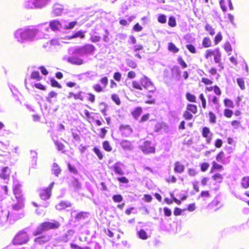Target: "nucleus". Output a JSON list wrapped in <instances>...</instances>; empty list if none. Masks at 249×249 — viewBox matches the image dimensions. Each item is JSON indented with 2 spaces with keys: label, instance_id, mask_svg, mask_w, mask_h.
Returning a JSON list of instances; mask_svg holds the SVG:
<instances>
[{
  "label": "nucleus",
  "instance_id": "13d9d810",
  "mask_svg": "<svg viewBox=\"0 0 249 249\" xmlns=\"http://www.w3.org/2000/svg\"><path fill=\"white\" fill-rule=\"evenodd\" d=\"M57 96V93L54 91H51L49 93L48 97H47V100L49 102H51V98L55 97Z\"/></svg>",
  "mask_w": 249,
  "mask_h": 249
},
{
  "label": "nucleus",
  "instance_id": "cd10ccee",
  "mask_svg": "<svg viewBox=\"0 0 249 249\" xmlns=\"http://www.w3.org/2000/svg\"><path fill=\"white\" fill-rule=\"evenodd\" d=\"M142 112V108L140 107H138L132 112V114L135 119H138Z\"/></svg>",
  "mask_w": 249,
  "mask_h": 249
},
{
  "label": "nucleus",
  "instance_id": "a18cd8bd",
  "mask_svg": "<svg viewBox=\"0 0 249 249\" xmlns=\"http://www.w3.org/2000/svg\"><path fill=\"white\" fill-rule=\"evenodd\" d=\"M107 106L104 103H102L100 104V108L102 113L104 115L106 116V110H107Z\"/></svg>",
  "mask_w": 249,
  "mask_h": 249
},
{
  "label": "nucleus",
  "instance_id": "a211bd4d",
  "mask_svg": "<svg viewBox=\"0 0 249 249\" xmlns=\"http://www.w3.org/2000/svg\"><path fill=\"white\" fill-rule=\"evenodd\" d=\"M13 192L15 196V198H23L21 195L20 185H16L13 188Z\"/></svg>",
  "mask_w": 249,
  "mask_h": 249
},
{
  "label": "nucleus",
  "instance_id": "4468645a",
  "mask_svg": "<svg viewBox=\"0 0 249 249\" xmlns=\"http://www.w3.org/2000/svg\"><path fill=\"white\" fill-rule=\"evenodd\" d=\"M123 167L124 165L121 162H116L112 166V168L115 174L119 175H123L124 174V172L123 171Z\"/></svg>",
  "mask_w": 249,
  "mask_h": 249
},
{
  "label": "nucleus",
  "instance_id": "e2e57ef3",
  "mask_svg": "<svg viewBox=\"0 0 249 249\" xmlns=\"http://www.w3.org/2000/svg\"><path fill=\"white\" fill-rule=\"evenodd\" d=\"M224 48L225 51L229 53L231 51V47L229 42H226L224 45Z\"/></svg>",
  "mask_w": 249,
  "mask_h": 249
},
{
  "label": "nucleus",
  "instance_id": "f03ea898",
  "mask_svg": "<svg viewBox=\"0 0 249 249\" xmlns=\"http://www.w3.org/2000/svg\"><path fill=\"white\" fill-rule=\"evenodd\" d=\"M69 53H71L73 56L70 57L68 59V61L72 64L80 65L84 63V61L80 58L77 57V56H83L86 55L82 47L77 48H70L69 50Z\"/></svg>",
  "mask_w": 249,
  "mask_h": 249
},
{
  "label": "nucleus",
  "instance_id": "5701e85b",
  "mask_svg": "<svg viewBox=\"0 0 249 249\" xmlns=\"http://www.w3.org/2000/svg\"><path fill=\"white\" fill-rule=\"evenodd\" d=\"M86 54L92 53L95 50V47L91 44H86L82 46Z\"/></svg>",
  "mask_w": 249,
  "mask_h": 249
},
{
  "label": "nucleus",
  "instance_id": "2eb2a0df",
  "mask_svg": "<svg viewBox=\"0 0 249 249\" xmlns=\"http://www.w3.org/2000/svg\"><path fill=\"white\" fill-rule=\"evenodd\" d=\"M17 203L13 204L12 208L16 211H18L24 207V198H16Z\"/></svg>",
  "mask_w": 249,
  "mask_h": 249
},
{
  "label": "nucleus",
  "instance_id": "864d4df0",
  "mask_svg": "<svg viewBox=\"0 0 249 249\" xmlns=\"http://www.w3.org/2000/svg\"><path fill=\"white\" fill-rule=\"evenodd\" d=\"M158 20L161 23H165L166 21V17L163 14H160L159 16Z\"/></svg>",
  "mask_w": 249,
  "mask_h": 249
},
{
  "label": "nucleus",
  "instance_id": "49530a36",
  "mask_svg": "<svg viewBox=\"0 0 249 249\" xmlns=\"http://www.w3.org/2000/svg\"><path fill=\"white\" fill-rule=\"evenodd\" d=\"M186 97L187 99L190 102H196V96L193 94H191L190 93H187L186 95Z\"/></svg>",
  "mask_w": 249,
  "mask_h": 249
},
{
  "label": "nucleus",
  "instance_id": "39448f33",
  "mask_svg": "<svg viewBox=\"0 0 249 249\" xmlns=\"http://www.w3.org/2000/svg\"><path fill=\"white\" fill-rule=\"evenodd\" d=\"M34 29L36 31V35L37 39L46 38V36L48 35V33L50 30V27L47 23L41 24L37 27H34Z\"/></svg>",
  "mask_w": 249,
  "mask_h": 249
},
{
  "label": "nucleus",
  "instance_id": "5fc2aeb1",
  "mask_svg": "<svg viewBox=\"0 0 249 249\" xmlns=\"http://www.w3.org/2000/svg\"><path fill=\"white\" fill-rule=\"evenodd\" d=\"M143 48V46L141 44L135 45L132 48L133 51L135 53H137L139 51L142 50Z\"/></svg>",
  "mask_w": 249,
  "mask_h": 249
},
{
  "label": "nucleus",
  "instance_id": "e433bc0d",
  "mask_svg": "<svg viewBox=\"0 0 249 249\" xmlns=\"http://www.w3.org/2000/svg\"><path fill=\"white\" fill-rule=\"evenodd\" d=\"M9 215V213H8L6 216H3L0 217V227H3L6 225L7 222V219L8 218Z\"/></svg>",
  "mask_w": 249,
  "mask_h": 249
},
{
  "label": "nucleus",
  "instance_id": "603ef678",
  "mask_svg": "<svg viewBox=\"0 0 249 249\" xmlns=\"http://www.w3.org/2000/svg\"><path fill=\"white\" fill-rule=\"evenodd\" d=\"M126 64L127 66L131 68H135L137 67V64L136 62L131 59H127L126 60Z\"/></svg>",
  "mask_w": 249,
  "mask_h": 249
},
{
  "label": "nucleus",
  "instance_id": "680f3d73",
  "mask_svg": "<svg viewBox=\"0 0 249 249\" xmlns=\"http://www.w3.org/2000/svg\"><path fill=\"white\" fill-rule=\"evenodd\" d=\"M206 30L209 32V34L211 35H213L214 34V30L212 28V27L209 25L206 24L205 26Z\"/></svg>",
  "mask_w": 249,
  "mask_h": 249
},
{
  "label": "nucleus",
  "instance_id": "f704fd0d",
  "mask_svg": "<svg viewBox=\"0 0 249 249\" xmlns=\"http://www.w3.org/2000/svg\"><path fill=\"white\" fill-rule=\"evenodd\" d=\"M31 78L39 81L42 78V77L40 76V74L38 71H34L31 74Z\"/></svg>",
  "mask_w": 249,
  "mask_h": 249
},
{
  "label": "nucleus",
  "instance_id": "412c9836",
  "mask_svg": "<svg viewBox=\"0 0 249 249\" xmlns=\"http://www.w3.org/2000/svg\"><path fill=\"white\" fill-rule=\"evenodd\" d=\"M62 29H73L77 24V21H72L68 22L66 21H62Z\"/></svg>",
  "mask_w": 249,
  "mask_h": 249
},
{
  "label": "nucleus",
  "instance_id": "052dcab7",
  "mask_svg": "<svg viewBox=\"0 0 249 249\" xmlns=\"http://www.w3.org/2000/svg\"><path fill=\"white\" fill-rule=\"evenodd\" d=\"M112 100L115 102L117 105H120L121 103L120 100L118 95L113 94L111 97Z\"/></svg>",
  "mask_w": 249,
  "mask_h": 249
},
{
  "label": "nucleus",
  "instance_id": "bf43d9fd",
  "mask_svg": "<svg viewBox=\"0 0 249 249\" xmlns=\"http://www.w3.org/2000/svg\"><path fill=\"white\" fill-rule=\"evenodd\" d=\"M55 145L56 146L57 149L60 151L63 149L64 146L63 144L58 141L54 142Z\"/></svg>",
  "mask_w": 249,
  "mask_h": 249
},
{
  "label": "nucleus",
  "instance_id": "423d86ee",
  "mask_svg": "<svg viewBox=\"0 0 249 249\" xmlns=\"http://www.w3.org/2000/svg\"><path fill=\"white\" fill-rule=\"evenodd\" d=\"M29 240V236L24 231L18 232L13 240L14 245H22L25 244Z\"/></svg>",
  "mask_w": 249,
  "mask_h": 249
},
{
  "label": "nucleus",
  "instance_id": "c756f323",
  "mask_svg": "<svg viewBox=\"0 0 249 249\" xmlns=\"http://www.w3.org/2000/svg\"><path fill=\"white\" fill-rule=\"evenodd\" d=\"M139 237L142 240H146L148 238V235L146 231L141 229L137 232Z\"/></svg>",
  "mask_w": 249,
  "mask_h": 249
},
{
  "label": "nucleus",
  "instance_id": "473e14b6",
  "mask_svg": "<svg viewBox=\"0 0 249 249\" xmlns=\"http://www.w3.org/2000/svg\"><path fill=\"white\" fill-rule=\"evenodd\" d=\"M58 44V41L56 39H52L43 45L45 48L47 47L50 48L51 46H55Z\"/></svg>",
  "mask_w": 249,
  "mask_h": 249
},
{
  "label": "nucleus",
  "instance_id": "c9c22d12",
  "mask_svg": "<svg viewBox=\"0 0 249 249\" xmlns=\"http://www.w3.org/2000/svg\"><path fill=\"white\" fill-rule=\"evenodd\" d=\"M224 105L225 106L229 108H234V104L233 102L228 99H225L224 101Z\"/></svg>",
  "mask_w": 249,
  "mask_h": 249
},
{
  "label": "nucleus",
  "instance_id": "58836bf2",
  "mask_svg": "<svg viewBox=\"0 0 249 249\" xmlns=\"http://www.w3.org/2000/svg\"><path fill=\"white\" fill-rule=\"evenodd\" d=\"M132 87L137 89L142 90V86L141 85V83L138 82L136 81H134L132 82Z\"/></svg>",
  "mask_w": 249,
  "mask_h": 249
},
{
  "label": "nucleus",
  "instance_id": "774afa93",
  "mask_svg": "<svg viewBox=\"0 0 249 249\" xmlns=\"http://www.w3.org/2000/svg\"><path fill=\"white\" fill-rule=\"evenodd\" d=\"M122 75L119 72H116L114 73L113 78L117 81H120L121 79Z\"/></svg>",
  "mask_w": 249,
  "mask_h": 249
},
{
  "label": "nucleus",
  "instance_id": "4c0bfd02",
  "mask_svg": "<svg viewBox=\"0 0 249 249\" xmlns=\"http://www.w3.org/2000/svg\"><path fill=\"white\" fill-rule=\"evenodd\" d=\"M168 49L170 51L173 53H177L178 51V49L173 43H169L168 44Z\"/></svg>",
  "mask_w": 249,
  "mask_h": 249
},
{
  "label": "nucleus",
  "instance_id": "69168bd1",
  "mask_svg": "<svg viewBox=\"0 0 249 249\" xmlns=\"http://www.w3.org/2000/svg\"><path fill=\"white\" fill-rule=\"evenodd\" d=\"M209 115L210 122L213 123H215L216 117L215 115L213 112H210Z\"/></svg>",
  "mask_w": 249,
  "mask_h": 249
},
{
  "label": "nucleus",
  "instance_id": "aec40b11",
  "mask_svg": "<svg viewBox=\"0 0 249 249\" xmlns=\"http://www.w3.org/2000/svg\"><path fill=\"white\" fill-rule=\"evenodd\" d=\"M202 136L206 138L207 143H209L211 141V133L209 128L204 127L202 129Z\"/></svg>",
  "mask_w": 249,
  "mask_h": 249
},
{
  "label": "nucleus",
  "instance_id": "c85d7f7f",
  "mask_svg": "<svg viewBox=\"0 0 249 249\" xmlns=\"http://www.w3.org/2000/svg\"><path fill=\"white\" fill-rule=\"evenodd\" d=\"M73 234V231L72 230L69 231L66 234L62 237L61 240L64 242H67L72 236Z\"/></svg>",
  "mask_w": 249,
  "mask_h": 249
},
{
  "label": "nucleus",
  "instance_id": "ea45409f",
  "mask_svg": "<svg viewBox=\"0 0 249 249\" xmlns=\"http://www.w3.org/2000/svg\"><path fill=\"white\" fill-rule=\"evenodd\" d=\"M206 89L210 92H213L215 95H218V87L217 86L207 87Z\"/></svg>",
  "mask_w": 249,
  "mask_h": 249
},
{
  "label": "nucleus",
  "instance_id": "79ce46f5",
  "mask_svg": "<svg viewBox=\"0 0 249 249\" xmlns=\"http://www.w3.org/2000/svg\"><path fill=\"white\" fill-rule=\"evenodd\" d=\"M93 89L97 92H101L103 91L104 89L103 87L100 85L99 84H96L92 86Z\"/></svg>",
  "mask_w": 249,
  "mask_h": 249
},
{
  "label": "nucleus",
  "instance_id": "393cba45",
  "mask_svg": "<svg viewBox=\"0 0 249 249\" xmlns=\"http://www.w3.org/2000/svg\"><path fill=\"white\" fill-rule=\"evenodd\" d=\"M10 172V169L8 167L3 168L0 174V178L3 179H7L9 176Z\"/></svg>",
  "mask_w": 249,
  "mask_h": 249
},
{
  "label": "nucleus",
  "instance_id": "b1692460",
  "mask_svg": "<svg viewBox=\"0 0 249 249\" xmlns=\"http://www.w3.org/2000/svg\"><path fill=\"white\" fill-rule=\"evenodd\" d=\"M71 203L68 201H61L59 204L56 205L55 207L57 210H61L65 209L66 208L71 207Z\"/></svg>",
  "mask_w": 249,
  "mask_h": 249
},
{
  "label": "nucleus",
  "instance_id": "9d476101",
  "mask_svg": "<svg viewBox=\"0 0 249 249\" xmlns=\"http://www.w3.org/2000/svg\"><path fill=\"white\" fill-rule=\"evenodd\" d=\"M142 150L143 153L148 154L155 152V148L152 145L150 142H144L142 145Z\"/></svg>",
  "mask_w": 249,
  "mask_h": 249
},
{
  "label": "nucleus",
  "instance_id": "72a5a7b5",
  "mask_svg": "<svg viewBox=\"0 0 249 249\" xmlns=\"http://www.w3.org/2000/svg\"><path fill=\"white\" fill-rule=\"evenodd\" d=\"M31 158L32 159V164H34V165H36V161H37V154L36 152L35 151H31Z\"/></svg>",
  "mask_w": 249,
  "mask_h": 249
},
{
  "label": "nucleus",
  "instance_id": "bb28decb",
  "mask_svg": "<svg viewBox=\"0 0 249 249\" xmlns=\"http://www.w3.org/2000/svg\"><path fill=\"white\" fill-rule=\"evenodd\" d=\"M241 186L244 189L249 188V177H246L242 178L241 181Z\"/></svg>",
  "mask_w": 249,
  "mask_h": 249
},
{
  "label": "nucleus",
  "instance_id": "4d7b16f0",
  "mask_svg": "<svg viewBox=\"0 0 249 249\" xmlns=\"http://www.w3.org/2000/svg\"><path fill=\"white\" fill-rule=\"evenodd\" d=\"M209 100L210 102H212L213 104H216L217 103V97L213 95V93L210 94L209 95Z\"/></svg>",
  "mask_w": 249,
  "mask_h": 249
},
{
  "label": "nucleus",
  "instance_id": "7c9ffc66",
  "mask_svg": "<svg viewBox=\"0 0 249 249\" xmlns=\"http://www.w3.org/2000/svg\"><path fill=\"white\" fill-rule=\"evenodd\" d=\"M52 172L56 176H58V175L60 173L61 169L57 163H54L53 164Z\"/></svg>",
  "mask_w": 249,
  "mask_h": 249
},
{
  "label": "nucleus",
  "instance_id": "6e6552de",
  "mask_svg": "<svg viewBox=\"0 0 249 249\" xmlns=\"http://www.w3.org/2000/svg\"><path fill=\"white\" fill-rule=\"evenodd\" d=\"M54 183L53 182L51 183L49 186L45 189L40 190L39 196L42 200L48 199L51 195V190Z\"/></svg>",
  "mask_w": 249,
  "mask_h": 249
},
{
  "label": "nucleus",
  "instance_id": "6ab92c4d",
  "mask_svg": "<svg viewBox=\"0 0 249 249\" xmlns=\"http://www.w3.org/2000/svg\"><path fill=\"white\" fill-rule=\"evenodd\" d=\"M120 145L122 148L125 151L131 150L133 149V145L131 142L126 140L122 141Z\"/></svg>",
  "mask_w": 249,
  "mask_h": 249
},
{
  "label": "nucleus",
  "instance_id": "a878e982",
  "mask_svg": "<svg viewBox=\"0 0 249 249\" xmlns=\"http://www.w3.org/2000/svg\"><path fill=\"white\" fill-rule=\"evenodd\" d=\"M50 237L49 235H43L35 239V241L38 244H43L49 241Z\"/></svg>",
  "mask_w": 249,
  "mask_h": 249
},
{
  "label": "nucleus",
  "instance_id": "2f4dec72",
  "mask_svg": "<svg viewBox=\"0 0 249 249\" xmlns=\"http://www.w3.org/2000/svg\"><path fill=\"white\" fill-rule=\"evenodd\" d=\"M187 110L192 112L194 114H196L197 111V107L195 105L189 104L187 106Z\"/></svg>",
  "mask_w": 249,
  "mask_h": 249
},
{
  "label": "nucleus",
  "instance_id": "0eeeda50",
  "mask_svg": "<svg viewBox=\"0 0 249 249\" xmlns=\"http://www.w3.org/2000/svg\"><path fill=\"white\" fill-rule=\"evenodd\" d=\"M140 81L142 86V89H144L148 90L149 93H153L155 91L156 88L153 83L150 79L145 75L142 77L140 79Z\"/></svg>",
  "mask_w": 249,
  "mask_h": 249
},
{
  "label": "nucleus",
  "instance_id": "a19ab883",
  "mask_svg": "<svg viewBox=\"0 0 249 249\" xmlns=\"http://www.w3.org/2000/svg\"><path fill=\"white\" fill-rule=\"evenodd\" d=\"M103 146L104 149L107 152H110L112 150V148L108 141L104 142L103 143Z\"/></svg>",
  "mask_w": 249,
  "mask_h": 249
},
{
  "label": "nucleus",
  "instance_id": "1a4fd4ad",
  "mask_svg": "<svg viewBox=\"0 0 249 249\" xmlns=\"http://www.w3.org/2000/svg\"><path fill=\"white\" fill-rule=\"evenodd\" d=\"M49 26L50 29L53 32L60 31L62 29V22H60L57 20H53L51 21Z\"/></svg>",
  "mask_w": 249,
  "mask_h": 249
},
{
  "label": "nucleus",
  "instance_id": "ddd939ff",
  "mask_svg": "<svg viewBox=\"0 0 249 249\" xmlns=\"http://www.w3.org/2000/svg\"><path fill=\"white\" fill-rule=\"evenodd\" d=\"M213 56L215 63H218V49H216L214 50H208L206 51L205 57L208 59L212 56Z\"/></svg>",
  "mask_w": 249,
  "mask_h": 249
},
{
  "label": "nucleus",
  "instance_id": "338daca9",
  "mask_svg": "<svg viewBox=\"0 0 249 249\" xmlns=\"http://www.w3.org/2000/svg\"><path fill=\"white\" fill-rule=\"evenodd\" d=\"M183 117L186 120H189L192 118L193 115L188 111H186L184 113Z\"/></svg>",
  "mask_w": 249,
  "mask_h": 249
},
{
  "label": "nucleus",
  "instance_id": "6e6d98bb",
  "mask_svg": "<svg viewBox=\"0 0 249 249\" xmlns=\"http://www.w3.org/2000/svg\"><path fill=\"white\" fill-rule=\"evenodd\" d=\"M100 83L103 85V87L105 88L108 84V79L107 77H104L100 80Z\"/></svg>",
  "mask_w": 249,
  "mask_h": 249
},
{
  "label": "nucleus",
  "instance_id": "4be33fe9",
  "mask_svg": "<svg viewBox=\"0 0 249 249\" xmlns=\"http://www.w3.org/2000/svg\"><path fill=\"white\" fill-rule=\"evenodd\" d=\"M185 167L179 161H177L175 163L174 172L177 173L181 174L183 172Z\"/></svg>",
  "mask_w": 249,
  "mask_h": 249
},
{
  "label": "nucleus",
  "instance_id": "3c124183",
  "mask_svg": "<svg viewBox=\"0 0 249 249\" xmlns=\"http://www.w3.org/2000/svg\"><path fill=\"white\" fill-rule=\"evenodd\" d=\"M93 151L97 155L100 160H102L103 159V156L99 149L96 147H94L93 149Z\"/></svg>",
  "mask_w": 249,
  "mask_h": 249
},
{
  "label": "nucleus",
  "instance_id": "0e129e2a",
  "mask_svg": "<svg viewBox=\"0 0 249 249\" xmlns=\"http://www.w3.org/2000/svg\"><path fill=\"white\" fill-rule=\"evenodd\" d=\"M51 83L52 87H57L58 88H61L60 85L55 80L53 79H51Z\"/></svg>",
  "mask_w": 249,
  "mask_h": 249
},
{
  "label": "nucleus",
  "instance_id": "09e8293b",
  "mask_svg": "<svg viewBox=\"0 0 249 249\" xmlns=\"http://www.w3.org/2000/svg\"><path fill=\"white\" fill-rule=\"evenodd\" d=\"M112 199L115 202L119 203L123 200V196L121 195H114Z\"/></svg>",
  "mask_w": 249,
  "mask_h": 249
},
{
  "label": "nucleus",
  "instance_id": "8fccbe9b",
  "mask_svg": "<svg viewBox=\"0 0 249 249\" xmlns=\"http://www.w3.org/2000/svg\"><path fill=\"white\" fill-rule=\"evenodd\" d=\"M237 82L241 89L244 90L245 89L244 81L242 78H237Z\"/></svg>",
  "mask_w": 249,
  "mask_h": 249
},
{
  "label": "nucleus",
  "instance_id": "f3484780",
  "mask_svg": "<svg viewBox=\"0 0 249 249\" xmlns=\"http://www.w3.org/2000/svg\"><path fill=\"white\" fill-rule=\"evenodd\" d=\"M86 32L83 31L82 30H79L77 32L74 33L71 36H67V38L69 39H71L74 38L79 37L80 38H84L85 37Z\"/></svg>",
  "mask_w": 249,
  "mask_h": 249
},
{
  "label": "nucleus",
  "instance_id": "7ed1b4c3",
  "mask_svg": "<svg viewBox=\"0 0 249 249\" xmlns=\"http://www.w3.org/2000/svg\"><path fill=\"white\" fill-rule=\"evenodd\" d=\"M51 0H25L23 6L27 9H42L47 6Z\"/></svg>",
  "mask_w": 249,
  "mask_h": 249
},
{
  "label": "nucleus",
  "instance_id": "9b49d317",
  "mask_svg": "<svg viewBox=\"0 0 249 249\" xmlns=\"http://www.w3.org/2000/svg\"><path fill=\"white\" fill-rule=\"evenodd\" d=\"M122 135L124 137L129 136L133 132L132 129L129 125H122L120 127Z\"/></svg>",
  "mask_w": 249,
  "mask_h": 249
},
{
  "label": "nucleus",
  "instance_id": "c03bdc74",
  "mask_svg": "<svg viewBox=\"0 0 249 249\" xmlns=\"http://www.w3.org/2000/svg\"><path fill=\"white\" fill-rule=\"evenodd\" d=\"M168 24L170 26L172 27L176 26V21L175 18L173 17H170L169 18Z\"/></svg>",
  "mask_w": 249,
  "mask_h": 249
},
{
  "label": "nucleus",
  "instance_id": "f8f14e48",
  "mask_svg": "<svg viewBox=\"0 0 249 249\" xmlns=\"http://www.w3.org/2000/svg\"><path fill=\"white\" fill-rule=\"evenodd\" d=\"M64 11V6L63 5L55 3L53 6V13L55 16H60Z\"/></svg>",
  "mask_w": 249,
  "mask_h": 249
},
{
  "label": "nucleus",
  "instance_id": "20e7f679",
  "mask_svg": "<svg viewBox=\"0 0 249 249\" xmlns=\"http://www.w3.org/2000/svg\"><path fill=\"white\" fill-rule=\"evenodd\" d=\"M58 222L53 221V222H45L41 223L34 232V235L36 236L41 234L43 231L51 229H57L60 227Z\"/></svg>",
  "mask_w": 249,
  "mask_h": 249
},
{
  "label": "nucleus",
  "instance_id": "f257e3e1",
  "mask_svg": "<svg viewBox=\"0 0 249 249\" xmlns=\"http://www.w3.org/2000/svg\"><path fill=\"white\" fill-rule=\"evenodd\" d=\"M36 33L34 27L20 28L15 31L14 36L18 42L24 43L37 39Z\"/></svg>",
  "mask_w": 249,
  "mask_h": 249
},
{
  "label": "nucleus",
  "instance_id": "37998d69",
  "mask_svg": "<svg viewBox=\"0 0 249 249\" xmlns=\"http://www.w3.org/2000/svg\"><path fill=\"white\" fill-rule=\"evenodd\" d=\"M202 44L204 47H210L211 44V40L208 37H205L203 40Z\"/></svg>",
  "mask_w": 249,
  "mask_h": 249
},
{
  "label": "nucleus",
  "instance_id": "de8ad7c7",
  "mask_svg": "<svg viewBox=\"0 0 249 249\" xmlns=\"http://www.w3.org/2000/svg\"><path fill=\"white\" fill-rule=\"evenodd\" d=\"M223 113L226 117L231 118L233 115V111L229 109H225Z\"/></svg>",
  "mask_w": 249,
  "mask_h": 249
},
{
  "label": "nucleus",
  "instance_id": "dca6fc26",
  "mask_svg": "<svg viewBox=\"0 0 249 249\" xmlns=\"http://www.w3.org/2000/svg\"><path fill=\"white\" fill-rule=\"evenodd\" d=\"M220 5L221 8L223 11H226L227 10L226 4H228L229 8L231 10H233V7L232 5L231 0H221L220 1Z\"/></svg>",
  "mask_w": 249,
  "mask_h": 249
}]
</instances>
